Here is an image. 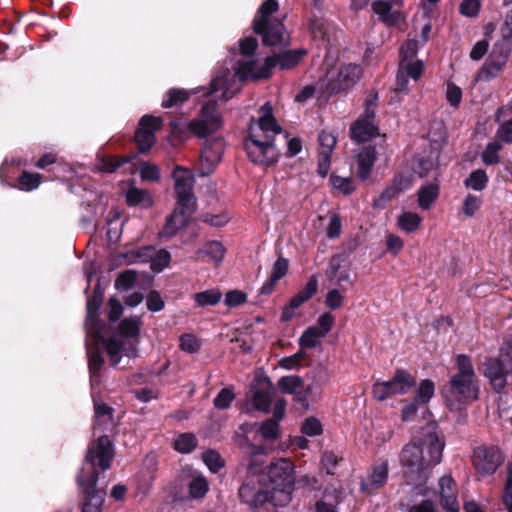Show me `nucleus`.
<instances>
[{
    "mask_svg": "<svg viewBox=\"0 0 512 512\" xmlns=\"http://www.w3.org/2000/svg\"><path fill=\"white\" fill-rule=\"evenodd\" d=\"M101 303L102 298L97 295L87 301L86 351L92 386L98 381V372L104 363L102 351L107 352L113 366L121 364L125 359L126 366L131 359L138 357L139 332L142 324L139 316L125 318L118 326V333L105 340V325L98 318Z\"/></svg>",
    "mask_w": 512,
    "mask_h": 512,
    "instance_id": "obj_1",
    "label": "nucleus"
},
{
    "mask_svg": "<svg viewBox=\"0 0 512 512\" xmlns=\"http://www.w3.org/2000/svg\"><path fill=\"white\" fill-rule=\"evenodd\" d=\"M241 448L252 456L247 469L249 477L239 488V497L242 502L248 504L254 512H270L271 507L276 505L284 506L291 501V493L295 483L294 465L285 458L272 461L268 466V476L272 484V491L269 492L259 480L254 477L263 469V461L259 456L263 449L254 445L241 444Z\"/></svg>",
    "mask_w": 512,
    "mask_h": 512,
    "instance_id": "obj_2",
    "label": "nucleus"
},
{
    "mask_svg": "<svg viewBox=\"0 0 512 512\" xmlns=\"http://www.w3.org/2000/svg\"><path fill=\"white\" fill-rule=\"evenodd\" d=\"M257 48V39L247 36L239 40L238 49L230 50L231 59L228 63L233 70V76L225 80L222 92L225 99H231L239 92L243 81L267 78L272 68L277 65L281 69H290L306 54L305 50L299 49L262 58L257 53Z\"/></svg>",
    "mask_w": 512,
    "mask_h": 512,
    "instance_id": "obj_3",
    "label": "nucleus"
},
{
    "mask_svg": "<svg viewBox=\"0 0 512 512\" xmlns=\"http://www.w3.org/2000/svg\"><path fill=\"white\" fill-rule=\"evenodd\" d=\"M444 441L430 427L419 441L412 440L401 450L399 459L408 481L415 486L426 483L429 471L442 459Z\"/></svg>",
    "mask_w": 512,
    "mask_h": 512,
    "instance_id": "obj_4",
    "label": "nucleus"
},
{
    "mask_svg": "<svg viewBox=\"0 0 512 512\" xmlns=\"http://www.w3.org/2000/svg\"><path fill=\"white\" fill-rule=\"evenodd\" d=\"M230 76H233V70L229 63L226 62L225 66L217 70L208 90L205 91L204 96H210L211 98L201 107L198 116L190 121L176 120L171 122L174 135L189 131L199 138H206L222 127L223 120L217 107V100H222L223 102L229 100L223 97L222 92L225 80L230 78Z\"/></svg>",
    "mask_w": 512,
    "mask_h": 512,
    "instance_id": "obj_5",
    "label": "nucleus"
},
{
    "mask_svg": "<svg viewBox=\"0 0 512 512\" xmlns=\"http://www.w3.org/2000/svg\"><path fill=\"white\" fill-rule=\"evenodd\" d=\"M113 458L112 444L108 436H100L86 454L85 461L77 475V482L86 495L82 512H100L105 492L97 489L99 467L102 471L110 468Z\"/></svg>",
    "mask_w": 512,
    "mask_h": 512,
    "instance_id": "obj_6",
    "label": "nucleus"
},
{
    "mask_svg": "<svg viewBox=\"0 0 512 512\" xmlns=\"http://www.w3.org/2000/svg\"><path fill=\"white\" fill-rule=\"evenodd\" d=\"M259 114V118L251 121L249 125V139L245 143V149L250 160H274L273 138L282 129L273 116L269 102L260 107Z\"/></svg>",
    "mask_w": 512,
    "mask_h": 512,
    "instance_id": "obj_7",
    "label": "nucleus"
},
{
    "mask_svg": "<svg viewBox=\"0 0 512 512\" xmlns=\"http://www.w3.org/2000/svg\"><path fill=\"white\" fill-rule=\"evenodd\" d=\"M278 9L277 0H265L253 21L254 31L262 36L263 44L266 46H286L289 43V35L282 21L272 18Z\"/></svg>",
    "mask_w": 512,
    "mask_h": 512,
    "instance_id": "obj_8",
    "label": "nucleus"
},
{
    "mask_svg": "<svg viewBox=\"0 0 512 512\" xmlns=\"http://www.w3.org/2000/svg\"><path fill=\"white\" fill-rule=\"evenodd\" d=\"M457 373L450 379L449 393L459 402L474 401L478 397L475 383V371L471 360L466 355L456 357Z\"/></svg>",
    "mask_w": 512,
    "mask_h": 512,
    "instance_id": "obj_9",
    "label": "nucleus"
},
{
    "mask_svg": "<svg viewBox=\"0 0 512 512\" xmlns=\"http://www.w3.org/2000/svg\"><path fill=\"white\" fill-rule=\"evenodd\" d=\"M175 181V193L179 209L186 212H195L197 200L193 194L194 176L192 172L183 167L177 166L173 172Z\"/></svg>",
    "mask_w": 512,
    "mask_h": 512,
    "instance_id": "obj_10",
    "label": "nucleus"
},
{
    "mask_svg": "<svg viewBox=\"0 0 512 512\" xmlns=\"http://www.w3.org/2000/svg\"><path fill=\"white\" fill-rule=\"evenodd\" d=\"M414 378L404 370H397L391 380L377 381L373 385L374 397L380 401L394 395H403L415 387Z\"/></svg>",
    "mask_w": 512,
    "mask_h": 512,
    "instance_id": "obj_11",
    "label": "nucleus"
},
{
    "mask_svg": "<svg viewBox=\"0 0 512 512\" xmlns=\"http://www.w3.org/2000/svg\"><path fill=\"white\" fill-rule=\"evenodd\" d=\"M510 46L507 40L496 42L489 57L476 76V81H490L497 77L508 61Z\"/></svg>",
    "mask_w": 512,
    "mask_h": 512,
    "instance_id": "obj_12",
    "label": "nucleus"
},
{
    "mask_svg": "<svg viewBox=\"0 0 512 512\" xmlns=\"http://www.w3.org/2000/svg\"><path fill=\"white\" fill-rule=\"evenodd\" d=\"M361 76L362 68L359 65L347 64L339 69L336 78L331 76L329 79L323 80L317 85L322 90V93L340 92L353 87Z\"/></svg>",
    "mask_w": 512,
    "mask_h": 512,
    "instance_id": "obj_13",
    "label": "nucleus"
},
{
    "mask_svg": "<svg viewBox=\"0 0 512 512\" xmlns=\"http://www.w3.org/2000/svg\"><path fill=\"white\" fill-rule=\"evenodd\" d=\"M162 124L161 117L152 115L141 117L134 135L136 146L140 152L144 153L151 149L156 141L155 132L161 128Z\"/></svg>",
    "mask_w": 512,
    "mask_h": 512,
    "instance_id": "obj_14",
    "label": "nucleus"
},
{
    "mask_svg": "<svg viewBox=\"0 0 512 512\" xmlns=\"http://www.w3.org/2000/svg\"><path fill=\"white\" fill-rule=\"evenodd\" d=\"M472 462L479 474L492 475L503 462V456L495 446H482L474 450Z\"/></svg>",
    "mask_w": 512,
    "mask_h": 512,
    "instance_id": "obj_15",
    "label": "nucleus"
},
{
    "mask_svg": "<svg viewBox=\"0 0 512 512\" xmlns=\"http://www.w3.org/2000/svg\"><path fill=\"white\" fill-rule=\"evenodd\" d=\"M438 495L441 507L447 512H459L458 485L451 475H444L438 481Z\"/></svg>",
    "mask_w": 512,
    "mask_h": 512,
    "instance_id": "obj_16",
    "label": "nucleus"
},
{
    "mask_svg": "<svg viewBox=\"0 0 512 512\" xmlns=\"http://www.w3.org/2000/svg\"><path fill=\"white\" fill-rule=\"evenodd\" d=\"M484 367V376L489 379L496 392H501L507 384V373L511 369L498 358L488 359Z\"/></svg>",
    "mask_w": 512,
    "mask_h": 512,
    "instance_id": "obj_17",
    "label": "nucleus"
},
{
    "mask_svg": "<svg viewBox=\"0 0 512 512\" xmlns=\"http://www.w3.org/2000/svg\"><path fill=\"white\" fill-rule=\"evenodd\" d=\"M435 162H417V167H413L414 173L410 171H402L397 174L392 185L396 188L398 193L406 191L413 186L415 174L420 178L428 176L429 171L435 170Z\"/></svg>",
    "mask_w": 512,
    "mask_h": 512,
    "instance_id": "obj_18",
    "label": "nucleus"
},
{
    "mask_svg": "<svg viewBox=\"0 0 512 512\" xmlns=\"http://www.w3.org/2000/svg\"><path fill=\"white\" fill-rule=\"evenodd\" d=\"M388 472V460H380L371 467L370 473L361 481V490L368 494L374 493L386 484Z\"/></svg>",
    "mask_w": 512,
    "mask_h": 512,
    "instance_id": "obj_19",
    "label": "nucleus"
},
{
    "mask_svg": "<svg viewBox=\"0 0 512 512\" xmlns=\"http://www.w3.org/2000/svg\"><path fill=\"white\" fill-rule=\"evenodd\" d=\"M133 262H145L150 260L151 268L153 271L160 272L166 268L171 259L170 253L165 249H160L157 252L151 247H144L135 252H132Z\"/></svg>",
    "mask_w": 512,
    "mask_h": 512,
    "instance_id": "obj_20",
    "label": "nucleus"
},
{
    "mask_svg": "<svg viewBox=\"0 0 512 512\" xmlns=\"http://www.w3.org/2000/svg\"><path fill=\"white\" fill-rule=\"evenodd\" d=\"M423 71V62L415 60V62L400 63L397 77L395 91L398 93H406L408 90L409 78L417 81Z\"/></svg>",
    "mask_w": 512,
    "mask_h": 512,
    "instance_id": "obj_21",
    "label": "nucleus"
},
{
    "mask_svg": "<svg viewBox=\"0 0 512 512\" xmlns=\"http://www.w3.org/2000/svg\"><path fill=\"white\" fill-rule=\"evenodd\" d=\"M252 403L257 410L268 412L274 395V387L268 378L258 379L253 386Z\"/></svg>",
    "mask_w": 512,
    "mask_h": 512,
    "instance_id": "obj_22",
    "label": "nucleus"
},
{
    "mask_svg": "<svg viewBox=\"0 0 512 512\" xmlns=\"http://www.w3.org/2000/svg\"><path fill=\"white\" fill-rule=\"evenodd\" d=\"M400 4L401 0H375L372 9L386 25H394L402 16L398 10Z\"/></svg>",
    "mask_w": 512,
    "mask_h": 512,
    "instance_id": "obj_23",
    "label": "nucleus"
},
{
    "mask_svg": "<svg viewBox=\"0 0 512 512\" xmlns=\"http://www.w3.org/2000/svg\"><path fill=\"white\" fill-rule=\"evenodd\" d=\"M194 214V212H186L183 209H179L178 205L176 209L167 218L166 223L159 233L161 238H171L178 230L186 224L188 219Z\"/></svg>",
    "mask_w": 512,
    "mask_h": 512,
    "instance_id": "obj_24",
    "label": "nucleus"
},
{
    "mask_svg": "<svg viewBox=\"0 0 512 512\" xmlns=\"http://www.w3.org/2000/svg\"><path fill=\"white\" fill-rule=\"evenodd\" d=\"M351 139L358 143L367 142L378 134L374 121L358 119L350 128Z\"/></svg>",
    "mask_w": 512,
    "mask_h": 512,
    "instance_id": "obj_25",
    "label": "nucleus"
},
{
    "mask_svg": "<svg viewBox=\"0 0 512 512\" xmlns=\"http://www.w3.org/2000/svg\"><path fill=\"white\" fill-rule=\"evenodd\" d=\"M208 89L203 87H198L190 90L186 89H180V88H174L170 89L166 96L164 97L162 101V107L164 108H171L175 105L181 104L185 101H187L192 95L198 94L200 92L205 93Z\"/></svg>",
    "mask_w": 512,
    "mask_h": 512,
    "instance_id": "obj_26",
    "label": "nucleus"
},
{
    "mask_svg": "<svg viewBox=\"0 0 512 512\" xmlns=\"http://www.w3.org/2000/svg\"><path fill=\"white\" fill-rule=\"evenodd\" d=\"M225 255V248L222 243L216 240L209 241L197 252V259L220 263Z\"/></svg>",
    "mask_w": 512,
    "mask_h": 512,
    "instance_id": "obj_27",
    "label": "nucleus"
},
{
    "mask_svg": "<svg viewBox=\"0 0 512 512\" xmlns=\"http://www.w3.org/2000/svg\"><path fill=\"white\" fill-rule=\"evenodd\" d=\"M318 290V279L316 275H312L305 287L294 295L291 300V307L299 308L302 304L310 300Z\"/></svg>",
    "mask_w": 512,
    "mask_h": 512,
    "instance_id": "obj_28",
    "label": "nucleus"
},
{
    "mask_svg": "<svg viewBox=\"0 0 512 512\" xmlns=\"http://www.w3.org/2000/svg\"><path fill=\"white\" fill-rule=\"evenodd\" d=\"M422 217L415 212L404 211L396 221L397 227L405 233H413L417 231L422 224Z\"/></svg>",
    "mask_w": 512,
    "mask_h": 512,
    "instance_id": "obj_29",
    "label": "nucleus"
},
{
    "mask_svg": "<svg viewBox=\"0 0 512 512\" xmlns=\"http://www.w3.org/2000/svg\"><path fill=\"white\" fill-rule=\"evenodd\" d=\"M126 201L130 206L148 208L153 204L151 194L143 189L130 187L126 192Z\"/></svg>",
    "mask_w": 512,
    "mask_h": 512,
    "instance_id": "obj_30",
    "label": "nucleus"
},
{
    "mask_svg": "<svg viewBox=\"0 0 512 512\" xmlns=\"http://www.w3.org/2000/svg\"><path fill=\"white\" fill-rule=\"evenodd\" d=\"M340 502V494L335 489H326L322 498L315 504L316 512H338L337 505Z\"/></svg>",
    "mask_w": 512,
    "mask_h": 512,
    "instance_id": "obj_31",
    "label": "nucleus"
},
{
    "mask_svg": "<svg viewBox=\"0 0 512 512\" xmlns=\"http://www.w3.org/2000/svg\"><path fill=\"white\" fill-rule=\"evenodd\" d=\"M439 186L435 183H430L418 191V205L422 210H427L431 207L434 201L438 198Z\"/></svg>",
    "mask_w": 512,
    "mask_h": 512,
    "instance_id": "obj_32",
    "label": "nucleus"
},
{
    "mask_svg": "<svg viewBox=\"0 0 512 512\" xmlns=\"http://www.w3.org/2000/svg\"><path fill=\"white\" fill-rule=\"evenodd\" d=\"M318 154L321 160H330L336 145V136L327 131H322L318 136Z\"/></svg>",
    "mask_w": 512,
    "mask_h": 512,
    "instance_id": "obj_33",
    "label": "nucleus"
},
{
    "mask_svg": "<svg viewBox=\"0 0 512 512\" xmlns=\"http://www.w3.org/2000/svg\"><path fill=\"white\" fill-rule=\"evenodd\" d=\"M435 393V385L429 379L422 380L415 390V397L413 398L417 404L426 405L429 403Z\"/></svg>",
    "mask_w": 512,
    "mask_h": 512,
    "instance_id": "obj_34",
    "label": "nucleus"
},
{
    "mask_svg": "<svg viewBox=\"0 0 512 512\" xmlns=\"http://www.w3.org/2000/svg\"><path fill=\"white\" fill-rule=\"evenodd\" d=\"M222 299V293L217 288L207 289L194 295V300L199 307L214 306Z\"/></svg>",
    "mask_w": 512,
    "mask_h": 512,
    "instance_id": "obj_35",
    "label": "nucleus"
},
{
    "mask_svg": "<svg viewBox=\"0 0 512 512\" xmlns=\"http://www.w3.org/2000/svg\"><path fill=\"white\" fill-rule=\"evenodd\" d=\"M323 337L315 326H310L301 334L298 343L301 348L311 349L315 348Z\"/></svg>",
    "mask_w": 512,
    "mask_h": 512,
    "instance_id": "obj_36",
    "label": "nucleus"
},
{
    "mask_svg": "<svg viewBox=\"0 0 512 512\" xmlns=\"http://www.w3.org/2000/svg\"><path fill=\"white\" fill-rule=\"evenodd\" d=\"M197 447V439L192 433L179 434L174 441V448L179 453L187 454Z\"/></svg>",
    "mask_w": 512,
    "mask_h": 512,
    "instance_id": "obj_37",
    "label": "nucleus"
},
{
    "mask_svg": "<svg viewBox=\"0 0 512 512\" xmlns=\"http://www.w3.org/2000/svg\"><path fill=\"white\" fill-rule=\"evenodd\" d=\"M222 156L223 142L220 139H215L212 142L205 143L200 160H221Z\"/></svg>",
    "mask_w": 512,
    "mask_h": 512,
    "instance_id": "obj_38",
    "label": "nucleus"
},
{
    "mask_svg": "<svg viewBox=\"0 0 512 512\" xmlns=\"http://www.w3.org/2000/svg\"><path fill=\"white\" fill-rule=\"evenodd\" d=\"M488 182V177L484 170L478 169L473 171L468 178L465 179L464 184L467 188L482 191Z\"/></svg>",
    "mask_w": 512,
    "mask_h": 512,
    "instance_id": "obj_39",
    "label": "nucleus"
},
{
    "mask_svg": "<svg viewBox=\"0 0 512 512\" xmlns=\"http://www.w3.org/2000/svg\"><path fill=\"white\" fill-rule=\"evenodd\" d=\"M303 381L297 375L283 376L278 381V387L282 393L293 394L297 389L301 388Z\"/></svg>",
    "mask_w": 512,
    "mask_h": 512,
    "instance_id": "obj_40",
    "label": "nucleus"
},
{
    "mask_svg": "<svg viewBox=\"0 0 512 512\" xmlns=\"http://www.w3.org/2000/svg\"><path fill=\"white\" fill-rule=\"evenodd\" d=\"M330 182L335 189L345 195H349L355 190L354 183L349 176H338L333 173L330 176Z\"/></svg>",
    "mask_w": 512,
    "mask_h": 512,
    "instance_id": "obj_41",
    "label": "nucleus"
},
{
    "mask_svg": "<svg viewBox=\"0 0 512 512\" xmlns=\"http://www.w3.org/2000/svg\"><path fill=\"white\" fill-rule=\"evenodd\" d=\"M208 490V482L203 476L193 478L189 484V494L192 498H203Z\"/></svg>",
    "mask_w": 512,
    "mask_h": 512,
    "instance_id": "obj_42",
    "label": "nucleus"
},
{
    "mask_svg": "<svg viewBox=\"0 0 512 512\" xmlns=\"http://www.w3.org/2000/svg\"><path fill=\"white\" fill-rule=\"evenodd\" d=\"M235 398V394L231 388H222L213 400V404L217 409H227Z\"/></svg>",
    "mask_w": 512,
    "mask_h": 512,
    "instance_id": "obj_43",
    "label": "nucleus"
},
{
    "mask_svg": "<svg viewBox=\"0 0 512 512\" xmlns=\"http://www.w3.org/2000/svg\"><path fill=\"white\" fill-rule=\"evenodd\" d=\"M202 459L210 471L217 473L223 466L224 462L219 453L216 451H206L202 454Z\"/></svg>",
    "mask_w": 512,
    "mask_h": 512,
    "instance_id": "obj_44",
    "label": "nucleus"
},
{
    "mask_svg": "<svg viewBox=\"0 0 512 512\" xmlns=\"http://www.w3.org/2000/svg\"><path fill=\"white\" fill-rule=\"evenodd\" d=\"M418 42L414 39H410L405 42L400 49L401 61L400 63L415 62L413 59L417 55Z\"/></svg>",
    "mask_w": 512,
    "mask_h": 512,
    "instance_id": "obj_45",
    "label": "nucleus"
},
{
    "mask_svg": "<svg viewBox=\"0 0 512 512\" xmlns=\"http://www.w3.org/2000/svg\"><path fill=\"white\" fill-rule=\"evenodd\" d=\"M310 31L314 38H321L323 40H329L328 37V23L322 18L314 17L310 21Z\"/></svg>",
    "mask_w": 512,
    "mask_h": 512,
    "instance_id": "obj_46",
    "label": "nucleus"
},
{
    "mask_svg": "<svg viewBox=\"0 0 512 512\" xmlns=\"http://www.w3.org/2000/svg\"><path fill=\"white\" fill-rule=\"evenodd\" d=\"M342 458L333 451H324L321 457L322 468L327 474L333 475Z\"/></svg>",
    "mask_w": 512,
    "mask_h": 512,
    "instance_id": "obj_47",
    "label": "nucleus"
},
{
    "mask_svg": "<svg viewBox=\"0 0 512 512\" xmlns=\"http://www.w3.org/2000/svg\"><path fill=\"white\" fill-rule=\"evenodd\" d=\"M41 176L38 173L23 172L19 177V184L22 190L31 191L40 184Z\"/></svg>",
    "mask_w": 512,
    "mask_h": 512,
    "instance_id": "obj_48",
    "label": "nucleus"
},
{
    "mask_svg": "<svg viewBox=\"0 0 512 512\" xmlns=\"http://www.w3.org/2000/svg\"><path fill=\"white\" fill-rule=\"evenodd\" d=\"M399 193L397 192L396 188L392 184H390L388 187H386L381 194L374 200L373 207L378 209H383L386 207L388 202H390L396 195Z\"/></svg>",
    "mask_w": 512,
    "mask_h": 512,
    "instance_id": "obj_49",
    "label": "nucleus"
},
{
    "mask_svg": "<svg viewBox=\"0 0 512 512\" xmlns=\"http://www.w3.org/2000/svg\"><path fill=\"white\" fill-rule=\"evenodd\" d=\"M301 431L304 435L313 437L322 433V425L315 417H309L304 420L301 426Z\"/></svg>",
    "mask_w": 512,
    "mask_h": 512,
    "instance_id": "obj_50",
    "label": "nucleus"
},
{
    "mask_svg": "<svg viewBox=\"0 0 512 512\" xmlns=\"http://www.w3.org/2000/svg\"><path fill=\"white\" fill-rule=\"evenodd\" d=\"M278 429V422L276 420L268 419L260 425L259 432L263 438L267 440H274L278 436Z\"/></svg>",
    "mask_w": 512,
    "mask_h": 512,
    "instance_id": "obj_51",
    "label": "nucleus"
},
{
    "mask_svg": "<svg viewBox=\"0 0 512 512\" xmlns=\"http://www.w3.org/2000/svg\"><path fill=\"white\" fill-rule=\"evenodd\" d=\"M481 199L478 196L468 194L463 202L462 212L468 216L472 217L479 210L481 206Z\"/></svg>",
    "mask_w": 512,
    "mask_h": 512,
    "instance_id": "obj_52",
    "label": "nucleus"
},
{
    "mask_svg": "<svg viewBox=\"0 0 512 512\" xmlns=\"http://www.w3.org/2000/svg\"><path fill=\"white\" fill-rule=\"evenodd\" d=\"M180 349L187 353H195L200 349L198 339L192 334H183L180 336Z\"/></svg>",
    "mask_w": 512,
    "mask_h": 512,
    "instance_id": "obj_53",
    "label": "nucleus"
},
{
    "mask_svg": "<svg viewBox=\"0 0 512 512\" xmlns=\"http://www.w3.org/2000/svg\"><path fill=\"white\" fill-rule=\"evenodd\" d=\"M140 176L142 180L155 181L160 178L158 167L153 162H142Z\"/></svg>",
    "mask_w": 512,
    "mask_h": 512,
    "instance_id": "obj_54",
    "label": "nucleus"
},
{
    "mask_svg": "<svg viewBox=\"0 0 512 512\" xmlns=\"http://www.w3.org/2000/svg\"><path fill=\"white\" fill-rule=\"evenodd\" d=\"M446 100L453 106L458 107L462 100V90L454 83H448L446 89Z\"/></svg>",
    "mask_w": 512,
    "mask_h": 512,
    "instance_id": "obj_55",
    "label": "nucleus"
},
{
    "mask_svg": "<svg viewBox=\"0 0 512 512\" xmlns=\"http://www.w3.org/2000/svg\"><path fill=\"white\" fill-rule=\"evenodd\" d=\"M288 270V261L284 258H278L273 267L270 278H272V282H278L281 278H283Z\"/></svg>",
    "mask_w": 512,
    "mask_h": 512,
    "instance_id": "obj_56",
    "label": "nucleus"
},
{
    "mask_svg": "<svg viewBox=\"0 0 512 512\" xmlns=\"http://www.w3.org/2000/svg\"><path fill=\"white\" fill-rule=\"evenodd\" d=\"M333 324L334 317L330 313L325 312L318 317L317 326L315 327L323 336H326V334L332 329Z\"/></svg>",
    "mask_w": 512,
    "mask_h": 512,
    "instance_id": "obj_57",
    "label": "nucleus"
},
{
    "mask_svg": "<svg viewBox=\"0 0 512 512\" xmlns=\"http://www.w3.org/2000/svg\"><path fill=\"white\" fill-rule=\"evenodd\" d=\"M460 13L466 17H474L478 15L480 10L479 0H464L460 5Z\"/></svg>",
    "mask_w": 512,
    "mask_h": 512,
    "instance_id": "obj_58",
    "label": "nucleus"
},
{
    "mask_svg": "<svg viewBox=\"0 0 512 512\" xmlns=\"http://www.w3.org/2000/svg\"><path fill=\"white\" fill-rule=\"evenodd\" d=\"M96 422L104 424L111 420V408L104 403H94Z\"/></svg>",
    "mask_w": 512,
    "mask_h": 512,
    "instance_id": "obj_59",
    "label": "nucleus"
},
{
    "mask_svg": "<svg viewBox=\"0 0 512 512\" xmlns=\"http://www.w3.org/2000/svg\"><path fill=\"white\" fill-rule=\"evenodd\" d=\"M230 217L227 213H220L217 215L204 214L202 215L203 222L209 224L212 227H223L229 221Z\"/></svg>",
    "mask_w": 512,
    "mask_h": 512,
    "instance_id": "obj_60",
    "label": "nucleus"
},
{
    "mask_svg": "<svg viewBox=\"0 0 512 512\" xmlns=\"http://www.w3.org/2000/svg\"><path fill=\"white\" fill-rule=\"evenodd\" d=\"M386 247L391 254L397 255L403 249L404 241L398 235L388 234L386 236Z\"/></svg>",
    "mask_w": 512,
    "mask_h": 512,
    "instance_id": "obj_61",
    "label": "nucleus"
},
{
    "mask_svg": "<svg viewBox=\"0 0 512 512\" xmlns=\"http://www.w3.org/2000/svg\"><path fill=\"white\" fill-rule=\"evenodd\" d=\"M325 304L331 309L340 308L343 304V295L338 289H331L326 295Z\"/></svg>",
    "mask_w": 512,
    "mask_h": 512,
    "instance_id": "obj_62",
    "label": "nucleus"
},
{
    "mask_svg": "<svg viewBox=\"0 0 512 512\" xmlns=\"http://www.w3.org/2000/svg\"><path fill=\"white\" fill-rule=\"evenodd\" d=\"M146 305L148 310L159 312L164 308V301L158 292L151 291L147 296Z\"/></svg>",
    "mask_w": 512,
    "mask_h": 512,
    "instance_id": "obj_63",
    "label": "nucleus"
},
{
    "mask_svg": "<svg viewBox=\"0 0 512 512\" xmlns=\"http://www.w3.org/2000/svg\"><path fill=\"white\" fill-rule=\"evenodd\" d=\"M503 501L508 512H512V463L508 464V475Z\"/></svg>",
    "mask_w": 512,
    "mask_h": 512,
    "instance_id": "obj_64",
    "label": "nucleus"
}]
</instances>
